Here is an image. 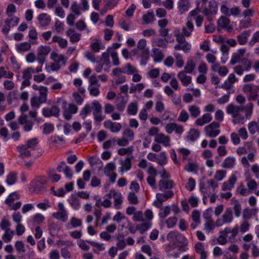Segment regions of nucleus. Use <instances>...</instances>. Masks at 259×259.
I'll return each instance as SVG.
<instances>
[{"label":"nucleus","instance_id":"nucleus-25","mask_svg":"<svg viewBox=\"0 0 259 259\" xmlns=\"http://www.w3.org/2000/svg\"><path fill=\"white\" fill-rule=\"evenodd\" d=\"M194 25L191 21H188L186 23V27L182 29L183 34L185 36L189 37L191 35V32L193 31Z\"/></svg>","mask_w":259,"mask_h":259},{"label":"nucleus","instance_id":"nucleus-31","mask_svg":"<svg viewBox=\"0 0 259 259\" xmlns=\"http://www.w3.org/2000/svg\"><path fill=\"white\" fill-rule=\"evenodd\" d=\"M19 198V195L17 192H14L10 194L5 200V203L9 206H11L13 202Z\"/></svg>","mask_w":259,"mask_h":259},{"label":"nucleus","instance_id":"nucleus-22","mask_svg":"<svg viewBox=\"0 0 259 259\" xmlns=\"http://www.w3.org/2000/svg\"><path fill=\"white\" fill-rule=\"evenodd\" d=\"M16 50L19 53H23L29 51L31 48V44L28 42H23L16 45Z\"/></svg>","mask_w":259,"mask_h":259},{"label":"nucleus","instance_id":"nucleus-27","mask_svg":"<svg viewBox=\"0 0 259 259\" xmlns=\"http://www.w3.org/2000/svg\"><path fill=\"white\" fill-rule=\"evenodd\" d=\"M123 73L126 74H133L135 73H138V70L134 66L132 65L130 63H127L125 66L122 67Z\"/></svg>","mask_w":259,"mask_h":259},{"label":"nucleus","instance_id":"nucleus-64","mask_svg":"<svg viewBox=\"0 0 259 259\" xmlns=\"http://www.w3.org/2000/svg\"><path fill=\"white\" fill-rule=\"evenodd\" d=\"M15 246L18 252H24L25 251L24 244L22 241H16Z\"/></svg>","mask_w":259,"mask_h":259},{"label":"nucleus","instance_id":"nucleus-2","mask_svg":"<svg viewBox=\"0 0 259 259\" xmlns=\"http://www.w3.org/2000/svg\"><path fill=\"white\" fill-rule=\"evenodd\" d=\"M90 104L91 110H93V115L95 123H99L105 118V115L102 114V107L98 100H94Z\"/></svg>","mask_w":259,"mask_h":259},{"label":"nucleus","instance_id":"nucleus-26","mask_svg":"<svg viewBox=\"0 0 259 259\" xmlns=\"http://www.w3.org/2000/svg\"><path fill=\"white\" fill-rule=\"evenodd\" d=\"M200 133L196 129L191 128L188 133L187 138L191 141H196L199 137Z\"/></svg>","mask_w":259,"mask_h":259},{"label":"nucleus","instance_id":"nucleus-8","mask_svg":"<svg viewBox=\"0 0 259 259\" xmlns=\"http://www.w3.org/2000/svg\"><path fill=\"white\" fill-rule=\"evenodd\" d=\"M108 198L113 197L114 200V207L116 209L120 208V205L123 202V197L120 193L116 192L114 190H110V192L105 195Z\"/></svg>","mask_w":259,"mask_h":259},{"label":"nucleus","instance_id":"nucleus-36","mask_svg":"<svg viewBox=\"0 0 259 259\" xmlns=\"http://www.w3.org/2000/svg\"><path fill=\"white\" fill-rule=\"evenodd\" d=\"M14 235V231L10 229H8L5 231L2 238L5 242L8 243L11 241Z\"/></svg>","mask_w":259,"mask_h":259},{"label":"nucleus","instance_id":"nucleus-62","mask_svg":"<svg viewBox=\"0 0 259 259\" xmlns=\"http://www.w3.org/2000/svg\"><path fill=\"white\" fill-rule=\"evenodd\" d=\"M10 225L9 220L4 218L2 219L0 224V227L3 230L6 231L8 229H10L9 227L10 226Z\"/></svg>","mask_w":259,"mask_h":259},{"label":"nucleus","instance_id":"nucleus-37","mask_svg":"<svg viewBox=\"0 0 259 259\" xmlns=\"http://www.w3.org/2000/svg\"><path fill=\"white\" fill-rule=\"evenodd\" d=\"M195 66V64L192 59H189L187 61V64L184 68V72L186 73H190L193 72Z\"/></svg>","mask_w":259,"mask_h":259},{"label":"nucleus","instance_id":"nucleus-47","mask_svg":"<svg viewBox=\"0 0 259 259\" xmlns=\"http://www.w3.org/2000/svg\"><path fill=\"white\" fill-rule=\"evenodd\" d=\"M138 111V107L136 103H131L127 107V111L129 115H135Z\"/></svg>","mask_w":259,"mask_h":259},{"label":"nucleus","instance_id":"nucleus-44","mask_svg":"<svg viewBox=\"0 0 259 259\" xmlns=\"http://www.w3.org/2000/svg\"><path fill=\"white\" fill-rule=\"evenodd\" d=\"M17 181V175L15 173L10 172L7 177L6 182L9 185L14 184Z\"/></svg>","mask_w":259,"mask_h":259},{"label":"nucleus","instance_id":"nucleus-40","mask_svg":"<svg viewBox=\"0 0 259 259\" xmlns=\"http://www.w3.org/2000/svg\"><path fill=\"white\" fill-rule=\"evenodd\" d=\"M91 113V107L90 104H86L80 112L79 116L84 119L87 116Z\"/></svg>","mask_w":259,"mask_h":259},{"label":"nucleus","instance_id":"nucleus-30","mask_svg":"<svg viewBox=\"0 0 259 259\" xmlns=\"http://www.w3.org/2000/svg\"><path fill=\"white\" fill-rule=\"evenodd\" d=\"M53 217L63 222H65L67 220L68 216L66 211H58L54 212L52 214Z\"/></svg>","mask_w":259,"mask_h":259},{"label":"nucleus","instance_id":"nucleus-10","mask_svg":"<svg viewBox=\"0 0 259 259\" xmlns=\"http://www.w3.org/2000/svg\"><path fill=\"white\" fill-rule=\"evenodd\" d=\"M243 111L242 106L234 105L232 104H229L226 107V112L228 114H231L233 118H235L236 115L241 111Z\"/></svg>","mask_w":259,"mask_h":259},{"label":"nucleus","instance_id":"nucleus-17","mask_svg":"<svg viewBox=\"0 0 259 259\" xmlns=\"http://www.w3.org/2000/svg\"><path fill=\"white\" fill-rule=\"evenodd\" d=\"M230 23V20L228 18L225 16L220 17L217 21L218 30L220 31L221 29H224Z\"/></svg>","mask_w":259,"mask_h":259},{"label":"nucleus","instance_id":"nucleus-59","mask_svg":"<svg viewBox=\"0 0 259 259\" xmlns=\"http://www.w3.org/2000/svg\"><path fill=\"white\" fill-rule=\"evenodd\" d=\"M218 156H215V159H218L219 157L224 156L227 153L226 147L225 146H220L217 148Z\"/></svg>","mask_w":259,"mask_h":259},{"label":"nucleus","instance_id":"nucleus-9","mask_svg":"<svg viewBox=\"0 0 259 259\" xmlns=\"http://www.w3.org/2000/svg\"><path fill=\"white\" fill-rule=\"evenodd\" d=\"M104 126L106 128L109 129L112 133H117L120 131L122 126L120 123L113 122L110 120L104 121Z\"/></svg>","mask_w":259,"mask_h":259},{"label":"nucleus","instance_id":"nucleus-15","mask_svg":"<svg viewBox=\"0 0 259 259\" xmlns=\"http://www.w3.org/2000/svg\"><path fill=\"white\" fill-rule=\"evenodd\" d=\"M40 25L42 26H46L50 24L51 19V17L46 13H41L37 17Z\"/></svg>","mask_w":259,"mask_h":259},{"label":"nucleus","instance_id":"nucleus-21","mask_svg":"<svg viewBox=\"0 0 259 259\" xmlns=\"http://www.w3.org/2000/svg\"><path fill=\"white\" fill-rule=\"evenodd\" d=\"M154 20V15L153 12L149 11L146 14H144L142 17V24L147 25L152 23Z\"/></svg>","mask_w":259,"mask_h":259},{"label":"nucleus","instance_id":"nucleus-46","mask_svg":"<svg viewBox=\"0 0 259 259\" xmlns=\"http://www.w3.org/2000/svg\"><path fill=\"white\" fill-rule=\"evenodd\" d=\"M171 208L169 206H166L162 207L159 212V216L160 218H165L170 214Z\"/></svg>","mask_w":259,"mask_h":259},{"label":"nucleus","instance_id":"nucleus-4","mask_svg":"<svg viewBox=\"0 0 259 259\" xmlns=\"http://www.w3.org/2000/svg\"><path fill=\"white\" fill-rule=\"evenodd\" d=\"M243 91L245 93H248V100L255 101L258 96L259 87L252 83L245 84L243 87Z\"/></svg>","mask_w":259,"mask_h":259},{"label":"nucleus","instance_id":"nucleus-60","mask_svg":"<svg viewBox=\"0 0 259 259\" xmlns=\"http://www.w3.org/2000/svg\"><path fill=\"white\" fill-rule=\"evenodd\" d=\"M177 222V218H176L175 217L169 218L166 221L167 227L168 228H173L176 225Z\"/></svg>","mask_w":259,"mask_h":259},{"label":"nucleus","instance_id":"nucleus-6","mask_svg":"<svg viewBox=\"0 0 259 259\" xmlns=\"http://www.w3.org/2000/svg\"><path fill=\"white\" fill-rule=\"evenodd\" d=\"M51 51V48L49 46H41L38 48L36 60L42 65L46 60L47 56Z\"/></svg>","mask_w":259,"mask_h":259},{"label":"nucleus","instance_id":"nucleus-53","mask_svg":"<svg viewBox=\"0 0 259 259\" xmlns=\"http://www.w3.org/2000/svg\"><path fill=\"white\" fill-rule=\"evenodd\" d=\"M174 55L176 59V65L178 67H182L184 64L182 56L178 52L174 53Z\"/></svg>","mask_w":259,"mask_h":259},{"label":"nucleus","instance_id":"nucleus-24","mask_svg":"<svg viewBox=\"0 0 259 259\" xmlns=\"http://www.w3.org/2000/svg\"><path fill=\"white\" fill-rule=\"evenodd\" d=\"M48 93V88L46 87L40 86L38 101L40 103L46 102Z\"/></svg>","mask_w":259,"mask_h":259},{"label":"nucleus","instance_id":"nucleus-28","mask_svg":"<svg viewBox=\"0 0 259 259\" xmlns=\"http://www.w3.org/2000/svg\"><path fill=\"white\" fill-rule=\"evenodd\" d=\"M222 217L226 224L230 223L233 220L232 209L231 207L227 208Z\"/></svg>","mask_w":259,"mask_h":259},{"label":"nucleus","instance_id":"nucleus-11","mask_svg":"<svg viewBox=\"0 0 259 259\" xmlns=\"http://www.w3.org/2000/svg\"><path fill=\"white\" fill-rule=\"evenodd\" d=\"M174 186V182L172 180H161L158 182V187L159 190L161 191L166 190H170Z\"/></svg>","mask_w":259,"mask_h":259},{"label":"nucleus","instance_id":"nucleus-29","mask_svg":"<svg viewBox=\"0 0 259 259\" xmlns=\"http://www.w3.org/2000/svg\"><path fill=\"white\" fill-rule=\"evenodd\" d=\"M69 203L72 207L75 210H78L80 207V203L79 199L73 195L71 197L68 199Z\"/></svg>","mask_w":259,"mask_h":259},{"label":"nucleus","instance_id":"nucleus-20","mask_svg":"<svg viewBox=\"0 0 259 259\" xmlns=\"http://www.w3.org/2000/svg\"><path fill=\"white\" fill-rule=\"evenodd\" d=\"M250 30H246L243 32L241 34L238 35L237 37V41L239 45H244L247 41L248 37L250 35Z\"/></svg>","mask_w":259,"mask_h":259},{"label":"nucleus","instance_id":"nucleus-5","mask_svg":"<svg viewBox=\"0 0 259 259\" xmlns=\"http://www.w3.org/2000/svg\"><path fill=\"white\" fill-rule=\"evenodd\" d=\"M19 18L17 17L12 16L11 17L7 18L5 21L6 24L2 28V32L5 34H7L11 27H14L18 25L19 22Z\"/></svg>","mask_w":259,"mask_h":259},{"label":"nucleus","instance_id":"nucleus-55","mask_svg":"<svg viewBox=\"0 0 259 259\" xmlns=\"http://www.w3.org/2000/svg\"><path fill=\"white\" fill-rule=\"evenodd\" d=\"M195 186V181L193 178H189L188 179V182L186 185V189L190 191H193Z\"/></svg>","mask_w":259,"mask_h":259},{"label":"nucleus","instance_id":"nucleus-39","mask_svg":"<svg viewBox=\"0 0 259 259\" xmlns=\"http://www.w3.org/2000/svg\"><path fill=\"white\" fill-rule=\"evenodd\" d=\"M152 52L154 56V60L155 62H160L163 59V55L159 49L153 48Z\"/></svg>","mask_w":259,"mask_h":259},{"label":"nucleus","instance_id":"nucleus-41","mask_svg":"<svg viewBox=\"0 0 259 259\" xmlns=\"http://www.w3.org/2000/svg\"><path fill=\"white\" fill-rule=\"evenodd\" d=\"M100 85V84H98L95 87L94 85H89L88 89L89 91L90 94L92 96H98L100 93L99 89Z\"/></svg>","mask_w":259,"mask_h":259},{"label":"nucleus","instance_id":"nucleus-56","mask_svg":"<svg viewBox=\"0 0 259 259\" xmlns=\"http://www.w3.org/2000/svg\"><path fill=\"white\" fill-rule=\"evenodd\" d=\"M91 48L94 51V53L99 52L101 49V46L99 40L97 39H94L93 42L91 45Z\"/></svg>","mask_w":259,"mask_h":259},{"label":"nucleus","instance_id":"nucleus-63","mask_svg":"<svg viewBox=\"0 0 259 259\" xmlns=\"http://www.w3.org/2000/svg\"><path fill=\"white\" fill-rule=\"evenodd\" d=\"M128 200L131 204H137L138 203V198L134 193L130 192L128 194Z\"/></svg>","mask_w":259,"mask_h":259},{"label":"nucleus","instance_id":"nucleus-57","mask_svg":"<svg viewBox=\"0 0 259 259\" xmlns=\"http://www.w3.org/2000/svg\"><path fill=\"white\" fill-rule=\"evenodd\" d=\"M232 122L234 124H243L245 122V117L243 115L238 113L235 118H233Z\"/></svg>","mask_w":259,"mask_h":259},{"label":"nucleus","instance_id":"nucleus-3","mask_svg":"<svg viewBox=\"0 0 259 259\" xmlns=\"http://www.w3.org/2000/svg\"><path fill=\"white\" fill-rule=\"evenodd\" d=\"M47 181L45 177H39L32 180L30 184L32 192L40 193L46 190V185Z\"/></svg>","mask_w":259,"mask_h":259},{"label":"nucleus","instance_id":"nucleus-18","mask_svg":"<svg viewBox=\"0 0 259 259\" xmlns=\"http://www.w3.org/2000/svg\"><path fill=\"white\" fill-rule=\"evenodd\" d=\"M236 159L234 157L229 156L225 159L222 166L225 168H233L235 165Z\"/></svg>","mask_w":259,"mask_h":259},{"label":"nucleus","instance_id":"nucleus-54","mask_svg":"<svg viewBox=\"0 0 259 259\" xmlns=\"http://www.w3.org/2000/svg\"><path fill=\"white\" fill-rule=\"evenodd\" d=\"M246 181L247 186L250 190H253L257 187V183L255 180L250 179L249 176L246 177Z\"/></svg>","mask_w":259,"mask_h":259},{"label":"nucleus","instance_id":"nucleus-61","mask_svg":"<svg viewBox=\"0 0 259 259\" xmlns=\"http://www.w3.org/2000/svg\"><path fill=\"white\" fill-rule=\"evenodd\" d=\"M188 118L189 115L188 113L185 110H183L180 112L178 120L181 122H186Z\"/></svg>","mask_w":259,"mask_h":259},{"label":"nucleus","instance_id":"nucleus-19","mask_svg":"<svg viewBox=\"0 0 259 259\" xmlns=\"http://www.w3.org/2000/svg\"><path fill=\"white\" fill-rule=\"evenodd\" d=\"M190 4L188 0H179L178 3V8L181 14L188 11Z\"/></svg>","mask_w":259,"mask_h":259},{"label":"nucleus","instance_id":"nucleus-49","mask_svg":"<svg viewBox=\"0 0 259 259\" xmlns=\"http://www.w3.org/2000/svg\"><path fill=\"white\" fill-rule=\"evenodd\" d=\"M144 84L143 83H139L136 85L132 84L130 88V93L132 94L136 91L140 92L144 88Z\"/></svg>","mask_w":259,"mask_h":259},{"label":"nucleus","instance_id":"nucleus-34","mask_svg":"<svg viewBox=\"0 0 259 259\" xmlns=\"http://www.w3.org/2000/svg\"><path fill=\"white\" fill-rule=\"evenodd\" d=\"M35 73L34 68L33 67H28L23 72L22 77L23 79L30 80L32 78V74Z\"/></svg>","mask_w":259,"mask_h":259},{"label":"nucleus","instance_id":"nucleus-52","mask_svg":"<svg viewBox=\"0 0 259 259\" xmlns=\"http://www.w3.org/2000/svg\"><path fill=\"white\" fill-rule=\"evenodd\" d=\"M167 157L165 152H162L159 155V158L157 161L158 164L163 166L167 163Z\"/></svg>","mask_w":259,"mask_h":259},{"label":"nucleus","instance_id":"nucleus-42","mask_svg":"<svg viewBox=\"0 0 259 259\" xmlns=\"http://www.w3.org/2000/svg\"><path fill=\"white\" fill-rule=\"evenodd\" d=\"M204 131L206 134V136L211 138H214L220 133V130H215L212 128L207 129V126H206L204 128Z\"/></svg>","mask_w":259,"mask_h":259},{"label":"nucleus","instance_id":"nucleus-48","mask_svg":"<svg viewBox=\"0 0 259 259\" xmlns=\"http://www.w3.org/2000/svg\"><path fill=\"white\" fill-rule=\"evenodd\" d=\"M38 143V140L37 138H33L29 140L26 142V144L25 145L28 148L34 149Z\"/></svg>","mask_w":259,"mask_h":259},{"label":"nucleus","instance_id":"nucleus-38","mask_svg":"<svg viewBox=\"0 0 259 259\" xmlns=\"http://www.w3.org/2000/svg\"><path fill=\"white\" fill-rule=\"evenodd\" d=\"M43 131L42 134L45 135H48L53 132L54 130V124L51 123H45L42 125Z\"/></svg>","mask_w":259,"mask_h":259},{"label":"nucleus","instance_id":"nucleus-1","mask_svg":"<svg viewBox=\"0 0 259 259\" xmlns=\"http://www.w3.org/2000/svg\"><path fill=\"white\" fill-rule=\"evenodd\" d=\"M218 4L219 3L215 0H211L209 2L207 7L205 6L203 7V6L201 7L202 13L206 17V19L209 22L213 21V19L211 16L217 14Z\"/></svg>","mask_w":259,"mask_h":259},{"label":"nucleus","instance_id":"nucleus-13","mask_svg":"<svg viewBox=\"0 0 259 259\" xmlns=\"http://www.w3.org/2000/svg\"><path fill=\"white\" fill-rule=\"evenodd\" d=\"M174 195V193L171 190H168L166 191L164 194L157 193L156 197L158 202L163 203V202L166 201L168 198H171Z\"/></svg>","mask_w":259,"mask_h":259},{"label":"nucleus","instance_id":"nucleus-32","mask_svg":"<svg viewBox=\"0 0 259 259\" xmlns=\"http://www.w3.org/2000/svg\"><path fill=\"white\" fill-rule=\"evenodd\" d=\"M132 158L129 156H127L124 161L120 160V163L122 165L120 168L121 169V171L122 172L123 171V166H124L125 168V170L128 171L131 168L132 163H131Z\"/></svg>","mask_w":259,"mask_h":259},{"label":"nucleus","instance_id":"nucleus-50","mask_svg":"<svg viewBox=\"0 0 259 259\" xmlns=\"http://www.w3.org/2000/svg\"><path fill=\"white\" fill-rule=\"evenodd\" d=\"M151 224L149 223H144L137 226V229L139 230L141 234L144 233L148 230L150 227Z\"/></svg>","mask_w":259,"mask_h":259},{"label":"nucleus","instance_id":"nucleus-35","mask_svg":"<svg viewBox=\"0 0 259 259\" xmlns=\"http://www.w3.org/2000/svg\"><path fill=\"white\" fill-rule=\"evenodd\" d=\"M188 109L190 113L191 116L194 118L198 117L200 113L199 108L196 105L189 106Z\"/></svg>","mask_w":259,"mask_h":259},{"label":"nucleus","instance_id":"nucleus-12","mask_svg":"<svg viewBox=\"0 0 259 259\" xmlns=\"http://www.w3.org/2000/svg\"><path fill=\"white\" fill-rule=\"evenodd\" d=\"M237 181L236 177L233 175L230 177L227 181L225 182L222 186L223 191L230 190L234 186V185Z\"/></svg>","mask_w":259,"mask_h":259},{"label":"nucleus","instance_id":"nucleus-14","mask_svg":"<svg viewBox=\"0 0 259 259\" xmlns=\"http://www.w3.org/2000/svg\"><path fill=\"white\" fill-rule=\"evenodd\" d=\"M185 72L181 71L178 74V77L181 81L182 84L187 87L191 82L192 78L190 76H188L185 74Z\"/></svg>","mask_w":259,"mask_h":259},{"label":"nucleus","instance_id":"nucleus-7","mask_svg":"<svg viewBox=\"0 0 259 259\" xmlns=\"http://www.w3.org/2000/svg\"><path fill=\"white\" fill-rule=\"evenodd\" d=\"M60 108L55 103L54 104L51 108H44L42 110V114L46 117L55 116L58 117L60 115Z\"/></svg>","mask_w":259,"mask_h":259},{"label":"nucleus","instance_id":"nucleus-33","mask_svg":"<svg viewBox=\"0 0 259 259\" xmlns=\"http://www.w3.org/2000/svg\"><path fill=\"white\" fill-rule=\"evenodd\" d=\"M141 60L140 64L142 65H146L149 59V51L148 49H144L141 55Z\"/></svg>","mask_w":259,"mask_h":259},{"label":"nucleus","instance_id":"nucleus-51","mask_svg":"<svg viewBox=\"0 0 259 259\" xmlns=\"http://www.w3.org/2000/svg\"><path fill=\"white\" fill-rule=\"evenodd\" d=\"M100 61H103V64L106 66H108L110 64L109 60V54L107 52H104L102 54Z\"/></svg>","mask_w":259,"mask_h":259},{"label":"nucleus","instance_id":"nucleus-43","mask_svg":"<svg viewBox=\"0 0 259 259\" xmlns=\"http://www.w3.org/2000/svg\"><path fill=\"white\" fill-rule=\"evenodd\" d=\"M257 121H252L248 123V129L251 135H254L256 131L257 132Z\"/></svg>","mask_w":259,"mask_h":259},{"label":"nucleus","instance_id":"nucleus-23","mask_svg":"<svg viewBox=\"0 0 259 259\" xmlns=\"http://www.w3.org/2000/svg\"><path fill=\"white\" fill-rule=\"evenodd\" d=\"M28 148L25 145H20L17 147V149L20 153V157L24 158L28 157L31 156V153L29 150H28Z\"/></svg>","mask_w":259,"mask_h":259},{"label":"nucleus","instance_id":"nucleus-16","mask_svg":"<svg viewBox=\"0 0 259 259\" xmlns=\"http://www.w3.org/2000/svg\"><path fill=\"white\" fill-rule=\"evenodd\" d=\"M155 141L157 143H162L165 146H168L169 145L170 138L162 134H159L155 136Z\"/></svg>","mask_w":259,"mask_h":259},{"label":"nucleus","instance_id":"nucleus-58","mask_svg":"<svg viewBox=\"0 0 259 259\" xmlns=\"http://www.w3.org/2000/svg\"><path fill=\"white\" fill-rule=\"evenodd\" d=\"M226 171L224 170H217L214 175V179L218 181H222L226 176Z\"/></svg>","mask_w":259,"mask_h":259},{"label":"nucleus","instance_id":"nucleus-45","mask_svg":"<svg viewBox=\"0 0 259 259\" xmlns=\"http://www.w3.org/2000/svg\"><path fill=\"white\" fill-rule=\"evenodd\" d=\"M123 137L127 139L128 142L131 141L134 139V133L132 130L127 128L123 132Z\"/></svg>","mask_w":259,"mask_h":259}]
</instances>
